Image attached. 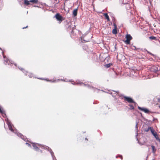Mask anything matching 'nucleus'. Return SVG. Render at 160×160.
<instances>
[{
	"label": "nucleus",
	"mask_w": 160,
	"mask_h": 160,
	"mask_svg": "<svg viewBox=\"0 0 160 160\" xmlns=\"http://www.w3.org/2000/svg\"><path fill=\"white\" fill-rule=\"evenodd\" d=\"M38 2V0H30V2L31 3V5L32 4L37 3Z\"/></svg>",
	"instance_id": "obj_12"
},
{
	"label": "nucleus",
	"mask_w": 160,
	"mask_h": 160,
	"mask_svg": "<svg viewBox=\"0 0 160 160\" xmlns=\"http://www.w3.org/2000/svg\"><path fill=\"white\" fill-rule=\"evenodd\" d=\"M27 72H26L25 74H26V75H28L30 78H32V77H33V75L32 73L28 72L27 71Z\"/></svg>",
	"instance_id": "obj_16"
},
{
	"label": "nucleus",
	"mask_w": 160,
	"mask_h": 160,
	"mask_svg": "<svg viewBox=\"0 0 160 160\" xmlns=\"http://www.w3.org/2000/svg\"><path fill=\"white\" fill-rule=\"evenodd\" d=\"M126 40L125 42L127 44H129L130 42V41L132 39V38L129 34H127L125 37Z\"/></svg>",
	"instance_id": "obj_5"
},
{
	"label": "nucleus",
	"mask_w": 160,
	"mask_h": 160,
	"mask_svg": "<svg viewBox=\"0 0 160 160\" xmlns=\"http://www.w3.org/2000/svg\"><path fill=\"white\" fill-rule=\"evenodd\" d=\"M72 84H75V83H72Z\"/></svg>",
	"instance_id": "obj_33"
},
{
	"label": "nucleus",
	"mask_w": 160,
	"mask_h": 160,
	"mask_svg": "<svg viewBox=\"0 0 160 160\" xmlns=\"http://www.w3.org/2000/svg\"><path fill=\"white\" fill-rule=\"evenodd\" d=\"M0 50L2 51V54L3 55V58L5 59V58H6V56L4 55V51L2 50V48H0Z\"/></svg>",
	"instance_id": "obj_23"
},
{
	"label": "nucleus",
	"mask_w": 160,
	"mask_h": 160,
	"mask_svg": "<svg viewBox=\"0 0 160 160\" xmlns=\"http://www.w3.org/2000/svg\"><path fill=\"white\" fill-rule=\"evenodd\" d=\"M32 146L33 148L35 151H38V147H42V148L48 149H49V148L46 146H45L44 145H40L37 143H31Z\"/></svg>",
	"instance_id": "obj_2"
},
{
	"label": "nucleus",
	"mask_w": 160,
	"mask_h": 160,
	"mask_svg": "<svg viewBox=\"0 0 160 160\" xmlns=\"http://www.w3.org/2000/svg\"><path fill=\"white\" fill-rule=\"evenodd\" d=\"M129 106H130V108H129V109H134V107L132 105H131V104H130L129 105Z\"/></svg>",
	"instance_id": "obj_24"
},
{
	"label": "nucleus",
	"mask_w": 160,
	"mask_h": 160,
	"mask_svg": "<svg viewBox=\"0 0 160 160\" xmlns=\"http://www.w3.org/2000/svg\"><path fill=\"white\" fill-rule=\"evenodd\" d=\"M138 123H137L136 124V126H135V128H136V138H137V140H138V138H137V137L138 135V130H137V128H138Z\"/></svg>",
	"instance_id": "obj_14"
},
{
	"label": "nucleus",
	"mask_w": 160,
	"mask_h": 160,
	"mask_svg": "<svg viewBox=\"0 0 160 160\" xmlns=\"http://www.w3.org/2000/svg\"><path fill=\"white\" fill-rule=\"evenodd\" d=\"M124 98L129 103H134V102L132 98L127 97L126 96H124Z\"/></svg>",
	"instance_id": "obj_7"
},
{
	"label": "nucleus",
	"mask_w": 160,
	"mask_h": 160,
	"mask_svg": "<svg viewBox=\"0 0 160 160\" xmlns=\"http://www.w3.org/2000/svg\"><path fill=\"white\" fill-rule=\"evenodd\" d=\"M14 64L16 66V64L15 63V64Z\"/></svg>",
	"instance_id": "obj_34"
},
{
	"label": "nucleus",
	"mask_w": 160,
	"mask_h": 160,
	"mask_svg": "<svg viewBox=\"0 0 160 160\" xmlns=\"http://www.w3.org/2000/svg\"><path fill=\"white\" fill-rule=\"evenodd\" d=\"M77 11H73V15L74 16H75L77 15Z\"/></svg>",
	"instance_id": "obj_20"
},
{
	"label": "nucleus",
	"mask_w": 160,
	"mask_h": 160,
	"mask_svg": "<svg viewBox=\"0 0 160 160\" xmlns=\"http://www.w3.org/2000/svg\"><path fill=\"white\" fill-rule=\"evenodd\" d=\"M74 10H78V9L77 8H75V9H74Z\"/></svg>",
	"instance_id": "obj_31"
},
{
	"label": "nucleus",
	"mask_w": 160,
	"mask_h": 160,
	"mask_svg": "<svg viewBox=\"0 0 160 160\" xmlns=\"http://www.w3.org/2000/svg\"><path fill=\"white\" fill-rule=\"evenodd\" d=\"M28 13V12L27 11V13Z\"/></svg>",
	"instance_id": "obj_41"
},
{
	"label": "nucleus",
	"mask_w": 160,
	"mask_h": 160,
	"mask_svg": "<svg viewBox=\"0 0 160 160\" xmlns=\"http://www.w3.org/2000/svg\"><path fill=\"white\" fill-rule=\"evenodd\" d=\"M0 113L2 114L3 117H5L6 116L4 110L1 106H0Z\"/></svg>",
	"instance_id": "obj_8"
},
{
	"label": "nucleus",
	"mask_w": 160,
	"mask_h": 160,
	"mask_svg": "<svg viewBox=\"0 0 160 160\" xmlns=\"http://www.w3.org/2000/svg\"><path fill=\"white\" fill-rule=\"evenodd\" d=\"M50 149V153H51V155H52V158L53 159V153L52 152V151H51V149Z\"/></svg>",
	"instance_id": "obj_26"
},
{
	"label": "nucleus",
	"mask_w": 160,
	"mask_h": 160,
	"mask_svg": "<svg viewBox=\"0 0 160 160\" xmlns=\"http://www.w3.org/2000/svg\"><path fill=\"white\" fill-rule=\"evenodd\" d=\"M159 102H160V99H159Z\"/></svg>",
	"instance_id": "obj_35"
},
{
	"label": "nucleus",
	"mask_w": 160,
	"mask_h": 160,
	"mask_svg": "<svg viewBox=\"0 0 160 160\" xmlns=\"http://www.w3.org/2000/svg\"><path fill=\"white\" fill-rule=\"evenodd\" d=\"M45 80H46L47 81H49L51 82H55L56 81L60 80L59 79H58L57 80H48L47 79H45Z\"/></svg>",
	"instance_id": "obj_19"
},
{
	"label": "nucleus",
	"mask_w": 160,
	"mask_h": 160,
	"mask_svg": "<svg viewBox=\"0 0 160 160\" xmlns=\"http://www.w3.org/2000/svg\"><path fill=\"white\" fill-rule=\"evenodd\" d=\"M40 6H42V5H34V6H32L33 7H36V8H37L36 9H41L42 8Z\"/></svg>",
	"instance_id": "obj_17"
},
{
	"label": "nucleus",
	"mask_w": 160,
	"mask_h": 160,
	"mask_svg": "<svg viewBox=\"0 0 160 160\" xmlns=\"http://www.w3.org/2000/svg\"><path fill=\"white\" fill-rule=\"evenodd\" d=\"M4 60L5 61L4 63L5 64H8L9 65V63H11L12 64H14L13 63V62L12 61L9 60L8 59H6V60H5L4 59Z\"/></svg>",
	"instance_id": "obj_9"
},
{
	"label": "nucleus",
	"mask_w": 160,
	"mask_h": 160,
	"mask_svg": "<svg viewBox=\"0 0 160 160\" xmlns=\"http://www.w3.org/2000/svg\"><path fill=\"white\" fill-rule=\"evenodd\" d=\"M28 27V26H27L26 27H23L22 28V29H24V28H26Z\"/></svg>",
	"instance_id": "obj_28"
},
{
	"label": "nucleus",
	"mask_w": 160,
	"mask_h": 160,
	"mask_svg": "<svg viewBox=\"0 0 160 160\" xmlns=\"http://www.w3.org/2000/svg\"><path fill=\"white\" fill-rule=\"evenodd\" d=\"M77 84H80V85H83V86H87L88 87H90V86L89 85H86L85 84L82 83V82L81 81H80L79 80H77Z\"/></svg>",
	"instance_id": "obj_11"
},
{
	"label": "nucleus",
	"mask_w": 160,
	"mask_h": 160,
	"mask_svg": "<svg viewBox=\"0 0 160 160\" xmlns=\"http://www.w3.org/2000/svg\"><path fill=\"white\" fill-rule=\"evenodd\" d=\"M26 144H27L28 147H31V146L32 145V144H31L30 143H27L26 142Z\"/></svg>",
	"instance_id": "obj_27"
},
{
	"label": "nucleus",
	"mask_w": 160,
	"mask_h": 160,
	"mask_svg": "<svg viewBox=\"0 0 160 160\" xmlns=\"http://www.w3.org/2000/svg\"><path fill=\"white\" fill-rule=\"evenodd\" d=\"M84 40V41H86V42H87V41H85V40Z\"/></svg>",
	"instance_id": "obj_36"
},
{
	"label": "nucleus",
	"mask_w": 160,
	"mask_h": 160,
	"mask_svg": "<svg viewBox=\"0 0 160 160\" xmlns=\"http://www.w3.org/2000/svg\"><path fill=\"white\" fill-rule=\"evenodd\" d=\"M120 158H121V159H122V156H120Z\"/></svg>",
	"instance_id": "obj_29"
},
{
	"label": "nucleus",
	"mask_w": 160,
	"mask_h": 160,
	"mask_svg": "<svg viewBox=\"0 0 160 160\" xmlns=\"http://www.w3.org/2000/svg\"><path fill=\"white\" fill-rule=\"evenodd\" d=\"M85 139L86 140L87 139V138H85Z\"/></svg>",
	"instance_id": "obj_40"
},
{
	"label": "nucleus",
	"mask_w": 160,
	"mask_h": 160,
	"mask_svg": "<svg viewBox=\"0 0 160 160\" xmlns=\"http://www.w3.org/2000/svg\"><path fill=\"white\" fill-rule=\"evenodd\" d=\"M149 38L151 40H155L156 39V37H154V36H151L149 37Z\"/></svg>",
	"instance_id": "obj_22"
},
{
	"label": "nucleus",
	"mask_w": 160,
	"mask_h": 160,
	"mask_svg": "<svg viewBox=\"0 0 160 160\" xmlns=\"http://www.w3.org/2000/svg\"><path fill=\"white\" fill-rule=\"evenodd\" d=\"M24 4L26 5H29L31 4V3H30V1H28V0H24Z\"/></svg>",
	"instance_id": "obj_13"
},
{
	"label": "nucleus",
	"mask_w": 160,
	"mask_h": 160,
	"mask_svg": "<svg viewBox=\"0 0 160 160\" xmlns=\"http://www.w3.org/2000/svg\"><path fill=\"white\" fill-rule=\"evenodd\" d=\"M19 69H20V70H21V71H22L24 73H26V72H27L26 71L24 70V69H23L22 68H19Z\"/></svg>",
	"instance_id": "obj_21"
},
{
	"label": "nucleus",
	"mask_w": 160,
	"mask_h": 160,
	"mask_svg": "<svg viewBox=\"0 0 160 160\" xmlns=\"http://www.w3.org/2000/svg\"><path fill=\"white\" fill-rule=\"evenodd\" d=\"M114 28L112 30V32L114 34H116L117 33V27L116 25L115 24H114Z\"/></svg>",
	"instance_id": "obj_10"
},
{
	"label": "nucleus",
	"mask_w": 160,
	"mask_h": 160,
	"mask_svg": "<svg viewBox=\"0 0 160 160\" xmlns=\"http://www.w3.org/2000/svg\"><path fill=\"white\" fill-rule=\"evenodd\" d=\"M111 66L110 64H108L105 65V67L107 68Z\"/></svg>",
	"instance_id": "obj_25"
},
{
	"label": "nucleus",
	"mask_w": 160,
	"mask_h": 160,
	"mask_svg": "<svg viewBox=\"0 0 160 160\" xmlns=\"http://www.w3.org/2000/svg\"><path fill=\"white\" fill-rule=\"evenodd\" d=\"M5 121L7 122V123L8 125L9 129L12 132L15 133L18 136L20 137H21L22 139L25 140V139L24 138V137L21 133H19L18 134V132L17 130H14L12 129V124L8 119V118L6 119Z\"/></svg>",
	"instance_id": "obj_1"
},
{
	"label": "nucleus",
	"mask_w": 160,
	"mask_h": 160,
	"mask_svg": "<svg viewBox=\"0 0 160 160\" xmlns=\"http://www.w3.org/2000/svg\"><path fill=\"white\" fill-rule=\"evenodd\" d=\"M82 40H83L82 38H81V41L82 42Z\"/></svg>",
	"instance_id": "obj_30"
},
{
	"label": "nucleus",
	"mask_w": 160,
	"mask_h": 160,
	"mask_svg": "<svg viewBox=\"0 0 160 160\" xmlns=\"http://www.w3.org/2000/svg\"><path fill=\"white\" fill-rule=\"evenodd\" d=\"M40 79H42V78H40Z\"/></svg>",
	"instance_id": "obj_37"
},
{
	"label": "nucleus",
	"mask_w": 160,
	"mask_h": 160,
	"mask_svg": "<svg viewBox=\"0 0 160 160\" xmlns=\"http://www.w3.org/2000/svg\"><path fill=\"white\" fill-rule=\"evenodd\" d=\"M64 81H65V82H66V81H65V80H64ZM67 81H66V82H67Z\"/></svg>",
	"instance_id": "obj_38"
},
{
	"label": "nucleus",
	"mask_w": 160,
	"mask_h": 160,
	"mask_svg": "<svg viewBox=\"0 0 160 160\" xmlns=\"http://www.w3.org/2000/svg\"><path fill=\"white\" fill-rule=\"evenodd\" d=\"M69 81V82H71L72 81Z\"/></svg>",
	"instance_id": "obj_42"
},
{
	"label": "nucleus",
	"mask_w": 160,
	"mask_h": 160,
	"mask_svg": "<svg viewBox=\"0 0 160 160\" xmlns=\"http://www.w3.org/2000/svg\"><path fill=\"white\" fill-rule=\"evenodd\" d=\"M104 16L108 21H109V18L107 13H104Z\"/></svg>",
	"instance_id": "obj_15"
},
{
	"label": "nucleus",
	"mask_w": 160,
	"mask_h": 160,
	"mask_svg": "<svg viewBox=\"0 0 160 160\" xmlns=\"http://www.w3.org/2000/svg\"><path fill=\"white\" fill-rule=\"evenodd\" d=\"M138 108L139 110L144 112L146 113H148L149 112V110L146 108H141L139 106L138 107Z\"/></svg>",
	"instance_id": "obj_6"
},
{
	"label": "nucleus",
	"mask_w": 160,
	"mask_h": 160,
	"mask_svg": "<svg viewBox=\"0 0 160 160\" xmlns=\"http://www.w3.org/2000/svg\"><path fill=\"white\" fill-rule=\"evenodd\" d=\"M148 128L150 129L152 134L153 135L157 140L160 142V139L159 138L157 133L153 129V128L150 127L149 128Z\"/></svg>",
	"instance_id": "obj_3"
},
{
	"label": "nucleus",
	"mask_w": 160,
	"mask_h": 160,
	"mask_svg": "<svg viewBox=\"0 0 160 160\" xmlns=\"http://www.w3.org/2000/svg\"><path fill=\"white\" fill-rule=\"evenodd\" d=\"M151 147L152 149V152L153 153H154L156 151V149H155V147L153 145L151 146Z\"/></svg>",
	"instance_id": "obj_18"
},
{
	"label": "nucleus",
	"mask_w": 160,
	"mask_h": 160,
	"mask_svg": "<svg viewBox=\"0 0 160 160\" xmlns=\"http://www.w3.org/2000/svg\"><path fill=\"white\" fill-rule=\"evenodd\" d=\"M95 89L96 90H98V89H97V88H95Z\"/></svg>",
	"instance_id": "obj_39"
},
{
	"label": "nucleus",
	"mask_w": 160,
	"mask_h": 160,
	"mask_svg": "<svg viewBox=\"0 0 160 160\" xmlns=\"http://www.w3.org/2000/svg\"><path fill=\"white\" fill-rule=\"evenodd\" d=\"M115 93H118V92H115V91H114Z\"/></svg>",
	"instance_id": "obj_32"
},
{
	"label": "nucleus",
	"mask_w": 160,
	"mask_h": 160,
	"mask_svg": "<svg viewBox=\"0 0 160 160\" xmlns=\"http://www.w3.org/2000/svg\"><path fill=\"white\" fill-rule=\"evenodd\" d=\"M56 19L58 21L59 23H60L63 20V18L59 13H57L54 16Z\"/></svg>",
	"instance_id": "obj_4"
}]
</instances>
